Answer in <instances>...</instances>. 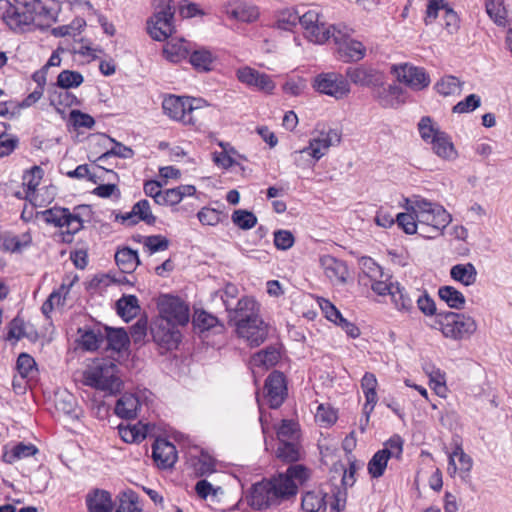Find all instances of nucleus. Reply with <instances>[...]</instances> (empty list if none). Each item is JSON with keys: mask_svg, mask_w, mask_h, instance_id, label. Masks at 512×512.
<instances>
[{"mask_svg": "<svg viewBox=\"0 0 512 512\" xmlns=\"http://www.w3.org/2000/svg\"><path fill=\"white\" fill-rule=\"evenodd\" d=\"M408 211L397 215L398 225L407 234L418 233L428 239L442 235L452 221L451 214L442 205L426 199L411 201Z\"/></svg>", "mask_w": 512, "mask_h": 512, "instance_id": "f257e3e1", "label": "nucleus"}, {"mask_svg": "<svg viewBox=\"0 0 512 512\" xmlns=\"http://www.w3.org/2000/svg\"><path fill=\"white\" fill-rule=\"evenodd\" d=\"M260 305L252 297L238 299L235 310L230 312L229 322L236 335L250 347L260 346L269 333V326L260 316Z\"/></svg>", "mask_w": 512, "mask_h": 512, "instance_id": "f03ea898", "label": "nucleus"}, {"mask_svg": "<svg viewBox=\"0 0 512 512\" xmlns=\"http://www.w3.org/2000/svg\"><path fill=\"white\" fill-rule=\"evenodd\" d=\"M83 384L109 396L121 391L123 381L119 376L118 366L113 360L96 358L83 371Z\"/></svg>", "mask_w": 512, "mask_h": 512, "instance_id": "7ed1b4c3", "label": "nucleus"}, {"mask_svg": "<svg viewBox=\"0 0 512 512\" xmlns=\"http://www.w3.org/2000/svg\"><path fill=\"white\" fill-rule=\"evenodd\" d=\"M297 23H300L309 41L316 44L327 42L329 31L326 30V23L319 12L310 10L300 16L296 11L283 10L278 14L277 26L279 29L289 31Z\"/></svg>", "mask_w": 512, "mask_h": 512, "instance_id": "20e7f679", "label": "nucleus"}, {"mask_svg": "<svg viewBox=\"0 0 512 512\" xmlns=\"http://www.w3.org/2000/svg\"><path fill=\"white\" fill-rule=\"evenodd\" d=\"M294 486L286 477H274L253 485L250 493V504L261 510L278 504L281 500L293 496Z\"/></svg>", "mask_w": 512, "mask_h": 512, "instance_id": "39448f33", "label": "nucleus"}, {"mask_svg": "<svg viewBox=\"0 0 512 512\" xmlns=\"http://www.w3.org/2000/svg\"><path fill=\"white\" fill-rule=\"evenodd\" d=\"M347 493L340 488L333 490L329 485H322L306 491L302 495L301 508L307 512H340L346 502Z\"/></svg>", "mask_w": 512, "mask_h": 512, "instance_id": "423d86ee", "label": "nucleus"}, {"mask_svg": "<svg viewBox=\"0 0 512 512\" xmlns=\"http://www.w3.org/2000/svg\"><path fill=\"white\" fill-rule=\"evenodd\" d=\"M432 327L440 330L445 338L461 341L476 332L477 323L471 316L449 311L438 313Z\"/></svg>", "mask_w": 512, "mask_h": 512, "instance_id": "0eeeda50", "label": "nucleus"}, {"mask_svg": "<svg viewBox=\"0 0 512 512\" xmlns=\"http://www.w3.org/2000/svg\"><path fill=\"white\" fill-rule=\"evenodd\" d=\"M42 2H0V18L13 31H24L37 15L44 10Z\"/></svg>", "mask_w": 512, "mask_h": 512, "instance_id": "6e6552de", "label": "nucleus"}, {"mask_svg": "<svg viewBox=\"0 0 512 512\" xmlns=\"http://www.w3.org/2000/svg\"><path fill=\"white\" fill-rule=\"evenodd\" d=\"M329 31L327 41L332 39L338 46V54L344 62H357L366 55V48L362 42L351 39L354 30L344 23L326 25Z\"/></svg>", "mask_w": 512, "mask_h": 512, "instance_id": "1a4fd4ad", "label": "nucleus"}, {"mask_svg": "<svg viewBox=\"0 0 512 512\" xmlns=\"http://www.w3.org/2000/svg\"><path fill=\"white\" fill-rule=\"evenodd\" d=\"M169 3H161L147 21L148 33L156 41H164L174 32L175 7H171Z\"/></svg>", "mask_w": 512, "mask_h": 512, "instance_id": "9d476101", "label": "nucleus"}, {"mask_svg": "<svg viewBox=\"0 0 512 512\" xmlns=\"http://www.w3.org/2000/svg\"><path fill=\"white\" fill-rule=\"evenodd\" d=\"M313 88L321 93L341 100L351 91L350 84L344 75L337 72H327L317 75L313 80Z\"/></svg>", "mask_w": 512, "mask_h": 512, "instance_id": "9b49d317", "label": "nucleus"}, {"mask_svg": "<svg viewBox=\"0 0 512 512\" xmlns=\"http://www.w3.org/2000/svg\"><path fill=\"white\" fill-rule=\"evenodd\" d=\"M160 319L177 325H186L189 321V307L179 297L161 295L157 301Z\"/></svg>", "mask_w": 512, "mask_h": 512, "instance_id": "f8f14e48", "label": "nucleus"}, {"mask_svg": "<svg viewBox=\"0 0 512 512\" xmlns=\"http://www.w3.org/2000/svg\"><path fill=\"white\" fill-rule=\"evenodd\" d=\"M198 330L199 338L208 346H215L217 342L210 336L220 335L224 331V325L218 318L204 310H194V333Z\"/></svg>", "mask_w": 512, "mask_h": 512, "instance_id": "ddd939ff", "label": "nucleus"}, {"mask_svg": "<svg viewBox=\"0 0 512 512\" xmlns=\"http://www.w3.org/2000/svg\"><path fill=\"white\" fill-rule=\"evenodd\" d=\"M177 326V324L159 318L151 328L153 340L167 350L177 348L181 341V333Z\"/></svg>", "mask_w": 512, "mask_h": 512, "instance_id": "4468645a", "label": "nucleus"}, {"mask_svg": "<svg viewBox=\"0 0 512 512\" xmlns=\"http://www.w3.org/2000/svg\"><path fill=\"white\" fill-rule=\"evenodd\" d=\"M164 113L184 124L192 123V98L169 95L162 103Z\"/></svg>", "mask_w": 512, "mask_h": 512, "instance_id": "2eb2a0df", "label": "nucleus"}, {"mask_svg": "<svg viewBox=\"0 0 512 512\" xmlns=\"http://www.w3.org/2000/svg\"><path fill=\"white\" fill-rule=\"evenodd\" d=\"M341 141V133L337 129L317 131L316 135L309 140V156L314 160H320L331 146L338 145Z\"/></svg>", "mask_w": 512, "mask_h": 512, "instance_id": "dca6fc26", "label": "nucleus"}, {"mask_svg": "<svg viewBox=\"0 0 512 512\" xmlns=\"http://www.w3.org/2000/svg\"><path fill=\"white\" fill-rule=\"evenodd\" d=\"M345 76L351 83L361 87L373 88L384 83V76L380 71L365 65L348 67Z\"/></svg>", "mask_w": 512, "mask_h": 512, "instance_id": "f3484780", "label": "nucleus"}, {"mask_svg": "<svg viewBox=\"0 0 512 512\" xmlns=\"http://www.w3.org/2000/svg\"><path fill=\"white\" fill-rule=\"evenodd\" d=\"M394 71L398 80L413 90H422L430 84V77L423 68L405 63L396 66Z\"/></svg>", "mask_w": 512, "mask_h": 512, "instance_id": "a211bd4d", "label": "nucleus"}, {"mask_svg": "<svg viewBox=\"0 0 512 512\" xmlns=\"http://www.w3.org/2000/svg\"><path fill=\"white\" fill-rule=\"evenodd\" d=\"M236 76L241 83L258 91L271 93L275 89V83L269 75L249 66L239 68Z\"/></svg>", "mask_w": 512, "mask_h": 512, "instance_id": "6ab92c4d", "label": "nucleus"}, {"mask_svg": "<svg viewBox=\"0 0 512 512\" xmlns=\"http://www.w3.org/2000/svg\"><path fill=\"white\" fill-rule=\"evenodd\" d=\"M83 212H89V207L85 205L77 206L73 212L65 208V212L59 217V224H54L55 227H66V231L62 233V240L64 242H71L73 236L83 228Z\"/></svg>", "mask_w": 512, "mask_h": 512, "instance_id": "aec40b11", "label": "nucleus"}, {"mask_svg": "<svg viewBox=\"0 0 512 512\" xmlns=\"http://www.w3.org/2000/svg\"><path fill=\"white\" fill-rule=\"evenodd\" d=\"M266 398L273 409L280 407L287 395V387L283 373L272 372L265 381Z\"/></svg>", "mask_w": 512, "mask_h": 512, "instance_id": "412c9836", "label": "nucleus"}, {"mask_svg": "<svg viewBox=\"0 0 512 512\" xmlns=\"http://www.w3.org/2000/svg\"><path fill=\"white\" fill-rule=\"evenodd\" d=\"M320 265L325 276L333 285H345L347 283L349 271L346 263L331 255L320 257Z\"/></svg>", "mask_w": 512, "mask_h": 512, "instance_id": "4be33fe9", "label": "nucleus"}, {"mask_svg": "<svg viewBox=\"0 0 512 512\" xmlns=\"http://www.w3.org/2000/svg\"><path fill=\"white\" fill-rule=\"evenodd\" d=\"M152 458L158 467L169 468L176 462V448L168 440L157 438L152 445Z\"/></svg>", "mask_w": 512, "mask_h": 512, "instance_id": "5701e85b", "label": "nucleus"}, {"mask_svg": "<svg viewBox=\"0 0 512 512\" xmlns=\"http://www.w3.org/2000/svg\"><path fill=\"white\" fill-rule=\"evenodd\" d=\"M120 219L123 224L128 226H133L140 221L149 225H153L156 222V217L152 214L150 204L146 199L135 203L130 212L120 215Z\"/></svg>", "mask_w": 512, "mask_h": 512, "instance_id": "b1692460", "label": "nucleus"}, {"mask_svg": "<svg viewBox=\"0 0 512 512\" xmlns=\"http://www.w3.org/2000/svg\"><path fill=\"white\" fill-rule=\"evenodd\" d=\"M378 382L376 376L373 373L366 372L361 379V388L366 398V402L363 406V413L365 414V424L368 423L370 414L374 410L375 405L378 402L377 389Z\"/></svg>", "mask_w": 512, "mask_h": 512, "instance_id": "393cba45", "label": "nucleus"}, {"mask_svg": "<svg viewBox=\"0 0 512 512\" xmlns=\"http://www.w3.org/2000/svg\"><path fill=\"white\" fill-rule=\"evenodd\" d=\"M141 405L136 394L125 393L117 400L114 411L122 419H134L137 417Z\"/></svg>", "mask_w": 512, "mask_h": 512, "instance_id": "a878e982", "label": "nucleus"}, {"mask_svg": "<svg viewBox=\"0 0 512 512\" xmlns=\"http://www.w3.org/2000/svg\"><path fill=\"white\" fill-rule=\"evenodd\" d=\"M226 13L232 19L242 22H252L259 16L258 8L251 2H230Z\"/></svg>", "mask_w": 512, "mask_h": 512, "instance_id": "bb28decb", "label": "nucleus"}, {"mask_svg": "<svg viewBox=\"0 0 512 512\" xmlns=\"http://www.w3.org/2000/svg\"><path fill=\"white\" fill-rule=\"evenodd\" d=\"M430 144L433 152L443 160L454 161L458 157V152L451 137L444 131L436 135V138Z\"/></svg>", "mask_w": 512, "mask_h": 512, "instance_id": "cd10ccee", "label": "nucleus"}, {"mask_svg": "<svg viewBox=\"0 0 512 512\" xmlns=\"http://www.w3.org/2000/svg\"><path fill=\"white\" fill-rule=\"evenodd\" d=\"M194 491L197 496L208 503L209 506H214L220 502L224 490L219 485H214L207 479L199 480L195 486Z\"/></svg>", "mask_w": 512, "mask_h": 512, "instance_id": "c85d7f7f", "label": "nucleus"}, {"mask_svg": "<svg viewBox=\"0 0 512 512\" xmlns=\"http://www.w3.org/2000/svg\"><path fill=\"white\" fill-rule=\"evenodd\" d=\"M86 505L89 512H112L113 503L109 492L94 489L86 496Z\"/></svg>", "mask_w": 512, "mask_h": 512, "instance_id": "c756f323", "label": "nucleus"}, {"mask_svg": "<svg viewBox=\"0 0 512 512\" xmlns=\"http://www.w3.org/2000/svg\"><path fill=\"white\" fill-rule=\"evenodd\" d=\"M363 463L356 459H348V467H344L342 463H336L333 466L332 472L341 476V485L346 493L348 487H352L356 482V473L362 468Z\"/></svg>", "mask_w": 512, "mask_h": 512, "instance_id": "7c9ffc66", "label": "nucleus"}, {"mask_svg": "<svg viewBox=\"0 0 512 512\" xmlns=\"http://www.w3.org/2000/svg\"><path fill=\"white\" fill-rule=\"evenodd\" d=\"M472 458L466 454L460 445H457L454 451L449 455L448 472L451 476L457 471L469 473L472 469Z\"/></svg>", "mask_w": 512, "mask_h": 512, "instance_id": "2f4dec72", "label": "nucleus"}, {"mask_svg": "<svg viewBox=\"0 0 512 512\" xmlns=\"http://www.w3.org/2000/svg\"><path fill=\"white\" fill-rule=\"evenodd\" d=\"M38 453V449L31 443L19 442L12 447L5 446L2 455L3 461L8 464H13L18 460L34 456Z\"/></svg>", "mask_w": 512, "mask_h": 512, "instance_id": "473e14b6", "label": "nucleus"}, {"mask_svg": "<svg viewBox=\"0 0 512 512\" xmlns=\"http://www.w3.org/2000/svg\"><path fill=\"white\" fill-rule=\"evenodd\" d=\"M44 171L40 166H33L31 169L24 172L22 180L25 188L24 198L29 200L31 203L36 201V190L40 185L43 178Z\"/></svg>", "mask_w": 512, "mask_h": 512, "instance_id": "72a5a7b5", "label": "nucleus"}, {"mask_svg": "<svg viewBox=\"0 0 512 512\" xmlns=\"http://www.w3.org/2000/svg\"><path fill=\"white\" fill-rule=\"evenodd\" d=\"M164 57L173 63L187 60L189 64H192V54H189V50L182 39L167 42L163 48Z\"/></svg>", "mask_w": 512, "mask_h": 512, "instance_id": "f704fd0d", "label": "nucleus"}, {"mask_svg": "<svg viewBox=\"0 0 512 512\" xmlns=\"http://www.w3.org/2000/svg\"><path fill=\"white\" fill-rule=\"evenodd\" d=\"M450 276L464 286H471L477 280V270L472 263L456 264L450 269Z\"/></svg>", "mask_w": 512, "mask_h": 512, "instance_id": "c9c22d12", "label": "nucleus"}, {"mask_svg": "<svg viewBox=\"0 0 512 512\" xmlns=\"http://www.w3.org/2000/svg\"><path fill=\"white\" fill-rule=\"evenodd\" d=\"M116 309L118 315L128 322L137 316L140 306L135 295H124L117 300Z\"/></svg>", "mask_w": 512, "mask_h": 512, "instance_id": "e433bc0d", "label": "nucleus"}, {"mask_svg": "<svg viewBox=\"0 0 512 512\" xmlns=\"http://www.w3.org/2000/svg\"><path fill=\"white\" fill-rule=\"evenodd\" d=\"M104 341L107 342V347L113 351L120 352L129 343V337L126 331L122 328L114 329L104 327Z\"/></svg>", "mask_w": 512, "mask_h": 512, "instance_id": "4c0bfd02", "label": "nucleus"}, {"mask_svg": "<svg viewBox=\"0 0 512 512\" xmlns=\"http://www.w3.org/2000/svg\"><path fill=\"white\" fill-rule=\"evenodd\" d=\"M216 56L207 48L194 47V71L199 73L210 72L214 69Z\"/></svg>", "mask_w": 512, "mask_h": 512, "instance_id": "58836bf2", "label": "nucleus"}, {"mask_svg": "<svg viewBox=\"0 0 512 512\" xmlns=\"http://www.w3.org/2000/svg\"><path fill=\"white\" fill-rule=\"evenodd\" d=\"M118 267L125 273L132 272L139 264L138 253L130 248H122L115 253Z\"/></svg>", "mask_w": 512, "mask_h": 512, "instance_id": "ea45409f", "label": "nucleus"}, {"mask_svg": "<svg viewBox=\"0 0 512 512\" xmlns=\"http://www.w3.org/2000/svg\"><path fill=\"white\" fill-rule=\"evenodd\" d=\"M463 82L457 77L446 75L436 82L434 88L440 95L444 97L455 96L461 93Z\"/></svg>", "mask_w": 512, "mask_h": 512, "instance_id": "a19ab883", "label": "nucleus"}, {"mask_svg": "<svg viewBox=\"0 0 512 512\" xmlns=\"http://www.w3.org/2000/svg\"><path fill=\"white\" fill-rule=\"evenodd\" d=\"M280 354L274 347H268L255 353L251 358L253 367L269 368L274 366L279 360Z\"/></svg>", "mask_w": 512, "mask_h": 512, "instance_id": "79ce46f5", "label": "nucleus"}, {"mask_svg": "<svg viewBox=\"0 0 512 512\" xmlns=\"http://www.w3.org/2000/svg\"><path fill=\"white\" fill-rule=\"evenodd\" d=\"M438 295L450 308L462 309L465 306L464 295L452 286H443L439 288Z\"/></svg>", "mask_w": 512, "mask_h": 512, "instance_id": "37998d69", "label": "nucleus"}, {"mask_svg": "<svg viewBox=\"0 0 512 512\" xmlns=\"http://www.w3.org/2000/svg\"><path fill=\"white\" fill-rule=\"evenodd\" d=\"M389 459L390 457L386 451L378 450L367 465V470L370 476L375 479L383 476Z\"/></svg>", "mask_w": 512, "mask_h": 512, "instance_id": "c03bdc74", "label": "nucleus"}, {"mask_svg": "<svg viewBox=\"0 0 512 512\" xmlns=\"http://www.w3.org/2000/svg\"><path fill=\"white\" fill-rule=\"evenodd\" d=\"M277 477H286L294 486L293 496L297 493L299 484H303L309 478V471L303 465H293L287 469L285 474H279Z\"/></svg>", "mask_w": 512, "mask_h": 512, "instance_id": "a18cd8bd", "label": "nucleus"}, {"mask_svg": "<svg viewBox=\"0 0 512 512\" xmlns=\"http://www.w3.org/2000/svg\"><path fill=\"white\" fill-rule=\"evenodd\" d=\"M56 408L71 418H78L77 401L70 393L64 392L57 397Z\"/></svg>", "mask_w": 512, "mask_h": 512, "instance_id": "49530a36", "label": "nucleus"}, {"mask_svg": "<svg viewBox=\"0 0 512 512\" xmlns=\"http://www.w3.org/2000/svg\"><path fill=\"white\" fill-rule=\"evenodd\" d=\"M277 457L285 462L298 461L301 457L299 442L290 441L279 443Z\"/></svg>", "mask_w": 512, "mask_h": 512, "instance_id": "de8ad7c7", "label": "nucleus"}, {"mask_svg": "<svg viewBox=\"0 0 512 512\" xmlns=\"http://www.w3.org/2000/svg\"><path fill=\"white\" fill-rule=\"evenodd\" d=\"M277 436L280 443L284 442H299V427L298 424L291 420H283L277 430Z\"/></svg>", "mask_w": 512, "mask_h": 512, "instance_id": "09e8293b", "label": "nucleus"}, {"mask_svg": "<svg viewBox=\"0 0 512 512\" xmlns=\"http://www.w3.org/2000/svg\"><path fill=\"white\" fill-rule=\"evenodd\" d=\"M84 81L83 75L78 71L63 70L57 77L56 85L62 89L79 87Z\"/></svg>", "mask_w": 512, "mask_h": 512, "instance_id": "8fccbe9b", "label": "nucleus"}, {"mask_svg": "<svg viewBox=\"0 0 512 512\" xmlns=\"http://www.w3.org/2000/svg\"><path fill=\"white\" fill-rule=\"evenodd\" d=\"M359 266L361 273L364 277L368 278L369 281L377 280L378 278L385 277V272L380 265H378L370 257H362L359 260Z\"/></svg>", "mask_w": 512, "mask_h": 512, "instance_id": "3c124183", "label": "nucleus"}, {"mask_svg": "<svg viewBox=\"0 0 512 512\" xmlns=\"http://www.w3.org/2000/svg\"><path fill=\"white\" fill-rule=\"evenodd\" d=\"M110 140L114 143V146L99 156L97 160L98 162L106 163L107 160L111 157L130 159L134 156V151L130 147L125 146L124 144L117 142L112 138H110Z\"/></svg>", "mask_w": 512, "mask_h": 512, "instance_id": "603ef678", "label": "nucleus"}, {"mask_svg": "<svg viewBox=\"0 0 512 512\" xmlns=\"http://www.w3.org/2000/svg\"><path fill=\"white\" fill-rule=\"evenodd\" d=\"M215 459L207 452L201 451L197 462H194V474L196 476L210 475L216 471Z\"/></svg>", "mask_w": 512, "mask_h": 512, "instance_id": "864d4df0", "label": "nucleus"}, {"mask_svg": "<svg viewBox=\"0 0 512 512\" xmlns=\"http://www.w3.org/2000/svg\"><path fill=\"white\" fill-rule=\"evenodd\" d=\"M239 294V289L235 284L228 283L222 290L216 292V295H219L226 311L228 312V318L230 319V312L235 310V302Z\"/></svg>", "mask_w": 512, "mask_h": 512, "instance_id": "5fc2aeb1", "label": "nucleus"}, {"mask_svg": "<svg viewBox=\"0 0 512 512\" xmlns=\"http://www.w3.org/2000/svg\"><path fill=\"white\" fill-rule=\"evenodd\" d=\"M486 11L497 25L505 26L508 23V11L504 2H486Z\"/></svg>", "mask_w": 512, "mask_h": 512, "instance_id": "6e6d98bb", "label": "nucleus"}, {"mask_svg": "<svg viewBox=\"0 0 512 512\" xmlns=\"http://www.w3.org/2000/svg\"><path fill=\"white\" fill-rule=\"evenodd\" d=\"M104 342V333L98 328L85 331L81 335V344L84 349L94 351Z\"/></svg>", "mask_w": 512, "mask_h": 512, "instance_id": "4d7b16f0", "label": "nucleus"}, {"mask_svg": "<svg viewBox=\"0 0 512 512\" xmlns=\"http://www.w3.org/2000/svg\"><path fill=\"white\" fill-rule=\"evenodd\" d=\"M418 130L421 138L429 144L436 138V135L442 133L428 116L421 118L418 123Z\"/></svg>", "mask_w": 512, "mask_h": 512, "instance_id": "13d9d810", "label": "nucleus"}, {"mask_svg": "<svg viewBox=\"0 0 512 512\" xmlns=\"http://www.w3.org/2000/svg\"><path fill=\"white\" fill-rule=\"evenodd\" d=\"M233 223L243 230H249L257 224V217L248 210H235L232 214Z\"/></svg>", "mask_w": 512, "mask_h": 512, "instance_id": "bf43d9fd", "label": "nucleus"}, {"mask_svg": "<svg viewBox=\"0 0 512 512\" xmlns=\"http://www.w3.org/2000/svg\"><path fill=\"white\" fill-rule=\"evenodd\" d=\"M374 88V96L382 107L388 108L394 105L393 100H391L390 97L395 96L399 93V87L392 85L388 87H383L382 84L381 86Z\"/></svg>", "mask_w": 512, "mask_h": 512, "instance_id": "052dcab7", "label": "nucleus"}, {"mask_svg": "<svg viewBox=\"0 0 512 512\" xmlns=\"http://www.w3.org/2000/svg\"><path fill=\"white\" fill-rule=\"evenodd\" d=\"M144 248L152 255L159 251H165L169 247V240L162 235H151L144 237Z\"/></svg>", "mask_w": 512, "mask_h": 512, "instance_id": "680f3d73", "label": "nucleus"}, {"mask_svg": "<svg viewBox=\"0 0 512 512\" xmlns=\"http://www.w3.org/2000/svg\"><path fill=\"white\" fill-rule=\"evenodd\" d=\"M119 434L126 443L140 442L145 439L146 434L141 428L134 426L119 427Z\"/></svg>", "mask_w": 512, "mask_h": 512, "instance_id": "e2e57ef3", "label": "nucleus"}, {"mask_svg": "<svg viewBox=\"0 0 512 512\" xmlns=\"http://www.w3.org/2000/svg\"><path fill=\"white\" fill-rule=\"evenodd\" d=\"M481 104V98L476 94L468 95L464 100L453 107L454 113H469L477 109Z\"/></svg>", "mask_w": 512, "mask_h": 512, "instance_id": "0e129e2a", "label": "nucleus"}, {"mask_svg": "<svg viewBox=\"0 0 512 512\" xmlns=\"http://www.w3.org/2000/svg\"><path fill=\"white\" fill-rule=\"evenodd\" d=\"M35 366V360L30 355L26 353L19 355L16 368L22 378L29 377L33 373Z\"/></svg>", "mask_w": 512, "mask_h": 512, "instance_id": "69168bd1", "label": "nucleus"}, {"mask_svg": "<svg viewBox=\"0 0 512 512\" xmlns=\"http://www.w3.org/2000/svg\"><path fill=\"white\" fill-rule=\"evenodd\" d=\"M291 158L294 162V164L302 169L311 168L314 166L315 162L318 160H314L312 156H309V150L308 147H304L301 150L294 151L291 154Z\"/></svg>", "mask_w": 512, "mask_h": 512, "instance_id": "338daca9", "label": "nucleus"}, {"mask_svg": "<svg viewBox=\"0 0 512 512\" xmlns=\"http://www.w3.org/2000/svg\"><path fill=\"white\" fill-rule=\"evenodd\" d=\"M295 242L293 234L288 230H277L274 232V245L279 250L290 249Z\"/></svg>", "mask_w": 512, "mask_h": 512, "instance_id": "774afa93", "label": "nucleus"}]
</instances>
